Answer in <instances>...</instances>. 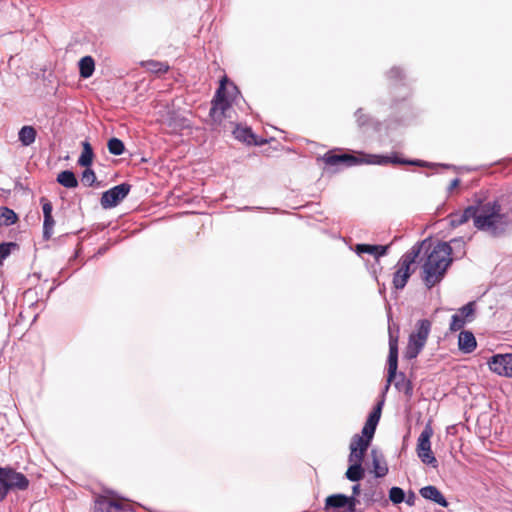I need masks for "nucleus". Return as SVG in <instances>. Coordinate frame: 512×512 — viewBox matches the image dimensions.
<instances>
[{
    "label": "nucleus",
    "mask_w": 512,
    "mask_h": 512,
    "mask_svg": "<svg viewBox=\"0 0 512 512\" xmlns=\"http://www.w3.org/2000/svg\"><path fill=\"white\" fill-rule=\"evenodd\" d=\"M108 150L111 154L119 156L123 154L125 146L124 143L118 138H111L107 144Z\"/></svg>",
    "instance_id": "nucleus-26"
},
{
    "label": "nucleus",
    "mask_w": 512,
    "mask_h": 512,
    "mask_svg": "<svg viewBox=\"0 0 512 512\" xmlns=\"http://www.w3.org/2000/svg\"><path fill=\"white\" fill-rule=\"evenodd\" d=\"M41 204H42V210H43V216L52 215L53 206L49 200L46 198H41Z\"/></svg>",
    "instance_id": "nucleus-36"
},
{
    "label": "nucleus",
    "mask_w": 512,
    "mask_h": 512,
    "mask_svg": "<svg viewBox=\"0 0 512 512\" xmlns=\"http://www.w3.org/2000/svg\"><path fill=\"white\" fill-rule=\"evenodd\" d=\"M488 365L494 373L512 378V353L494 355Z\"/></svg>",
    "instance_id": "nucleus-12"
},
{
    "label": "nucleus",
    "mask_w": 512,
    "mask_h": 512,
    "mask_svg": "<svg viewBox=\"0 0 512 512\" xmlns=\"http://www.w3.org/2000/svg\"><path fill=\"white\" fill-rule=\"evenodd\" d=\"M10 491L7 482L3 479V477L0 475V502L3 501Z\"/></svg>",
    "instance_id": "nucleus-37"
},
{
    "label": "nucleus",
    "mask_w": 512,
    "mask_h": 512,
    "mask_svg": "<svg viewBox=\"0 0 512 512\" xmlns=\"http://www.w3.org/2000/svg\"><path fill=\"white\" fill-rule=\"evenodd\" d=\"M57 182L65 188H76L78 186V180L70 170L60 172L57 176Z\"/></svg>",
    "instance_id": "nucleus-24"
},
{
    "label": "nucleus",
    "mask_w": 512,
    "mask_h": 512,
    "mask_svg": "<svg viewBox=\"0 0 512 512\" xmlns=\"http://www.w3.org/2000/svg\"><path fill=\"white\" fill-rule=\"evenodd\" d=\"M96 181V175L92 169L86 167L81 176V182L85 186H92Z\"/></svg>",
    "instance_id": "nucleus-31"
},
{
    "label": "nucleus",
    "mask_w": 512,
    "mask_h": 512,
    "mask_svg": "<svg viewBox=\"0 0 512 512\" xmlns=\"http://www.w3.org/2000/svg\"><path fill=\"white\" fill-rule=\"evenodd\" d=\"M349 448L350 454L348 456V462L350 465L345 473V476L349 481L357 482L364 477L365 471L362 467V460L366 452L354 447Z\"/></svg>",
    "instance_id": "nucleus-10"
},
{
    "label": "nucleus",
    "mask_w": 512,
    "mask_h": 512,
    "mask_svg": "<svg viewBox=\"0 0 512 512\" xmlns=\"http://www.w3.org/2000/svg\"><path fill=\"white\" fill-rule=\"evenodd\" d=\"M37 132L33 126H23L18 132V139L23 146H30L36 140Z\"/></svg>",
    "instance_id": "nucleus-22"
},
{
    "label": "nucleus",
    "mask_w": 512,
    "mask_h": 512,
    "mask_svg": "<svg viewBox=\"0 0 512 512\" xmlns=\"http://www.w3.org/2000/svg\"><path fill=\"white\" fill-rule=\"evenodd\" d=\"M452 248L447 242H438L423 263V281L428 288L439 283L446 274L450 264L453 262Z\"/></svg>",
    "instance_id": "nucleus-2"
},
{
    "label": "nucleus",
    "mask_w": 512,
    "mask_h": 512,
    "mask_svg": "<svg viewBox=\"0 0 512 512\" xmlns=\"http://www.w3.org/2000/svg\"><path fill=\"white\" fill-rule=\"evenodd\" d=\"M78 46H80V44H79V43H77V42H76V43H70V44L67 46V48H66V52H65V54H66V55H68V54H70L71 52H75V48H76V47H78Z\"/></svg>",
    "instance_id": "nucleus-42"
},
{
    "label": "nucleus",
    "mask_w": 512,
    "mask_h": 512,
    "mask_svg": "<svg viewBox=\"0 0 512 512\" xmlns=\"http://www.w3.org/2000/svg\"><path fill=\"white\" fill-rule=\"evenodd\" d=\"M137 64H149V65H152V64H163L162 62H159V61H156V60H142V61H139Z\"/></svg>",
    "instance_id": "nucleus-46"
},
{
    "label": "nucleus",
    "mask_w": 512,
    "mask_h": 512,
    "mask_svg": "<svg viewBox=\"0 0 512 512\" xmlns=\"http://www.w3.org/2000/svg\"><path fill=\"white\" fill-rule=\"evenodd\" d=\"M17 244L14 242H4L0 244V266L3 261L11 254L12 249H15Z\"/></svg>",
    "instance_id": "nucleus-30"
},
{
    "label": "nucleus",
    "mask_w": 512,
    "mask_h": 512,
    "mask_svg": "<svg viewBox=\"0 0 512 512\" xmlns=\"http://www.w3.org/2000/svg\"><path fill=\"white\" fill-rule=\"evenodd\" d=\"M373 469L377 478L384 477L388 473V467L385 464L381 465L376 456L373 457Z\"/></svg>",
    "instance_id": "nucleus-34"
},
{
    "label": "nucleus",
    "mask_w": 512,
    "mask_h": 512,
    "mask_svg": "<svg viewBox=\"0 0 512 512\" xmlns=\"http://www.w3.org/2000/svg\"><path fill=\"white\" fill-rule=\"evenodd\" d=\"M324 162L327 165L336 166L342 164L346 167H351L359 164H377L386 165L392 164H403V165H415V166H430L429 163L421 160H405L399 158L396 154L392 156H380V155H364L357 157L351 154H333L328 152L323 157Z\"/></svg>",
    "instance_id": "nucleus-3"
},
{
    "label": "nucleus",
    "mask_w": 512,
    "mask_h": 512,
    "mask_svg": "<svg viewBox=\"0 0 512 512\" xmlns=\"http://www.w3.org/2000/svg\"><path fill=\"white\" fill-rule=\"evenodd\" d=\"M431 331V322L427 319L419 320L416 324V330L410 334L408 345L405 350L406 359H414L424 348Z\"/></svg>",
    "instance_id": "nucleus-6"
},
{
    "label": "nucleus",
    "mask_w": 512,
    "mask_h": 512,
    "mask_svg": "<svg viewBox=\"0 0 512 512\" xmlns=\"http://www.w3.org/2000/svg\"><path fill=\"white\" fill-rule=\"evenodd\" d=\"M82 147L83 150L77 162L82 167H90L94 157L92 146L88 141H84Z\"/></svg>",
    "instance_id": "nucleus-23"
},
{
    "label": "nucleus",
    "mask_w": 512,
    "mask_h": 512,
    "mask_svg": "<svg viewBox=\"0 0 512 512\" xmlns=\"http://www.w3.org/2000/svg\"><path fill=\"white\" fill-rule=\"evenodd\" d=\"M0 475L3 477L5 482H7L10 490H26L29 486V480L27 477L23 473L17 472L12 468L0 467Z\"/></svg>",
    "instance_id": "nucleus-13"
},
{
    "label": "nucleus",
    "mask_w": 512,
    "mask_h": 512,
    "mask_svg": "<svg viewBox=\"0 0 512 512\" xmlns=\"http://www.w3.org/2000/svg\"><path fill=\"white\" fill-rule=\"evenodd\" d=\"M55 221L53 219L52 215L44 216V222H43V237L44 239L48 240L51 238L53 234Z\"/></svg>",
    "instance_id": "nucleus-28"
},
{
    "label": "nucleus",
    "mask_w": 512,
    "mask_h": 512,
    "mask_svg": "<svg viewBox=\"0 0 512 512\" xmlns=\"http://www.w3.org/2000/svg\"><path fill=\"white\" fill-rule=\"evenodd\" d=\"M233 134L237 140L246 144H257L255 135L249 127H241L237 125L233 130Z\"/></svg>",
    "instance_id": "nucleus-21"
},
{
    "label": "nucleus",
    "mask_w": 512,
    "mask_h": 512,
    "mask_svg": "<svg viewBox=\"0 0 512 512\" xmlns=\"http://www.w3.org/2000/svg\"><path fill=\"white\" fill-rule=\"evenodd\" d=\"M459 315L467 322H471L475 315V302H468L466 305L461 307L459 309Z\"/></svg>",
    "instance_id": "nucleus-27"
},
{
    "label": "nucleus",
    "mask_w": 512,
    "mask_h": 512,
    "mask_svg": "<svg viewBox=\"0 0 512 512\" xmlns=\"http://www.w3.org/2000/svg\"><path fill=\"white\" fill-rule=\"evenodd\" d=\"M131 185L121 183L102 193L100 204L104 209L116 207L129 194Z\"/></svg>",
    "instance_id": "nucleus-9"
},
{
    "label": "nucleus",
    "mask_w": 512,
    "mask_h": 512,
    "mask_svg": "<svg viewBox=\"0 0 512 512\" xmlns=\"http://www.w3.org/2000/svg\"><path fill=\"white\" fill-rule=\"evenodd\" d=\"M93 512H134L128 502L100 497L95 501Z\"/></svg>",
    "instance_id": "nucleus-11"
},
{
    "label": "nucleus",
    "mask_w": 512,
    "mask_h": 512,
    "mask_svg": "<svg viewBox=\"0 0 512 512\" xmlns=\"http://www.w3.org/2000/svg\"><path fill=\"white\" fill-rule=\"evenodd\" d=\"M447 243L450 244V247L452 248L451 257H453V260L460 259L466 254V242L462 237L453 238Z\"/></svg>",
    "instance_id": "nucleus-25"
},
{
    "label": "nucleus",
    "mask_w": 512,
    "mask_h": 512,
    "mask_svg": "<svg viewBox=\"0 0 512 512\" xmlns=\"http://www.w3.org/2000/svg\"><path fill=\"white\" fill-rule=\"evenodd\" d=\"M477 347L474 334L471 331L464 330L458 336V348L465 354L472 353Z\"/></svg>",
    "instance_id": "nucleus-16"
},
{
    "label": "nucleus",
    "mask_w": 512,
    "mask_h": 512,
    "mask_svg": "<svg viewBox=\"0 0 512 512\" xmlns=\"http://www.w3.org/2000/svg\"><path fill=\"white\" fill-rule=\"evenodd\" d=\"M404 90V96H407L409 94V90L407 87H403Z\"/></svg>",
    "instance_id": "nucleus-47"
},
{
    "label": "nucleus",
    "mask_w": 512,
    "mask_h": 512,
    "mask_svg": "<svg viewBox=\"0 0 512 512\" xmlns=\"http://www.w3.org/2000/svg\"><path fill=\"white\" fill-rule=\"evenodd\" d=\"M433 435V429L427 424L422 430L417 442V454L420 460L427 465L437 466V460L431 450L430 439Z\"/></svg>",
    "instance_id": "nucleus-7"
},
{
    "label": "nucleus",
    "mask_w": 512,
    "mask_h": 512,
    "mask_svg": "<svg viewBox=\"0 0 512 512\" xmlns=\"http://www.w3.org/2000/svg\"><path fill=\"white\" fill-rule=\"evenodd\" d=\"M474 212H475L474 205H470V206L466 207L461 212L451 213L448 216L449 223L452 227L455 228V227L465 224L470 219H472L474 221Z\"/></svg>",
    "instance_id": "nucleus-17"
},
{
    "label": "nucleus",
    "mask_w": 512,
    "mask_h": 512,
    "mask_svg": "<svg viewBox=\"0 0 512 512\" xmlns=\"http://www.w3.org/2000/svg\"><path fill=\"white\" fill-rule=\"evenodd\" d=\"M423 243H416L409 251H407L399 260L398 265L411 268L415 264L416 259L421 253Z\"/></svg>",
    "instance_id": "nucleus-20"
},
{
    "label": "nucleus",
    "mask_w": 512,
    "mask_h": 512,
    "mask_svg": "<svg viewBox=\"0 0 512 512\" xmlns=\"http://www.w3.org/2000/svg\"><path fill=\"white\" fill-rule=\"evenodd\" d=\"M168 70H169V66L165 65V66H159V69L153 70V72L156 74H164V73H167Z\"/></svg>",
    "instance_id": "nucleus-44"
},
{
    "label": "nucleus",
    "mask_w": 512,
    "mask_h": 512,
    "mask_svg": "<svg viewBox=\"0 0 512 512\" xmlns=\"http://www.w3.org/2000/svg\"><path fill=\"white\" fill-rule=\"evenodd\" d=\"M474 227L493 237L503 235L511 221L507 214L502 213V206L498 200L483 202L478 200L474 204Z\"/></svg>",
    "instance_id": "nucleus-1"
},
{
    "label": "nucleus",
    "mask_w": 512,
    "mask_h": 512,
    "mask_svg": "<svg viewBox=\"0 0 512 512\" xmlns=\"http://www.w3.org/2000/svg\"><path fill=\"white\" fill-rule=\"evenodd\" d=\"M397 270L393 274V286L397 290L403 289L411 274L414 272V269L409 267H404L402 265H398Z\"/></svg>",
    "instance_id": "nucleus-19"
},
{
    "label": "nucleus",
    "mask_w": 512,
    "mask_h": 512,
    "mask_svg": "<svg viewBox=\"0 0 512 512\" xmlns=\"http://www.w3.org/2000/svg\"><path fill=\"white\" fill-rule=\"evenodd\" d=\"M467 321L459 314H454L451 317L449 329L452 332H456L462 329Z\"/></svg>",
    "instance_id": "nucleus-32"
},
{
    "label": "nucleus",
    "mask_w": 512,
    "mask_h": 512,
    "mask_svg": "<svg viewBox=\"0 0 512 512\" xmlns=\"http://www.w3.org/2000/svg\"><path fill=\"white\" fill-rule=\"evenodd\" d=\"M459 183H460V179H459V178H455V179H453V180L450 182V184H449V186H448V188H447V189H448V192H449V193H450V192H452V191H453V190H454V189L459 185Z\"/></svg>",
    "instance_id": "nucleus-41"
},
{
    "label": "nucleus",
    "mask_w": 512,
    "mask_h": 512,
    "mask_svg": "<svg viewBox=\"0 0 512 512\" xmlns=\"http://www.w3.org/2000/svg\"><path fill=\"white\" fill-rule=\"evenodd\" d=\"M389 499L394 504H400L405 500V492L400 487H392L389 490Z\"/></svg>",
    "instance_id": "nucleus-29"
},
{
    "label": "nucleus",
    "mask_w": 512,
    "mask_h": 512,
    "mask_svg": "<svg viewBox=\"0 0 512 512\" xmlns=\"http://www.w3.org/2000/svg\"><path fill=\"white\" fill-rule=\"evenodd\" d=\"M390 245H370V244H357L355 246V252L358 255L364 253L373 255L376 259L387 254Z\"/></svg>",
    "instance_id": "nucleus-18"
},
{
    "label": "nucleus",
    "mask_w": 512,
    "mask_h": 512,
    "mask_svg": "<svg viewBox=\"0 0 512 512\" xmlns=\"http://www.w3.org/2000/svg\"><path fill=\"white\" fill-rule=\"evenodd\" d=\"M76 64H95L94 58L90 55H85L76 61Z\"/></svg>",
    "instance_id": "nucleus-39"
},
{
    "label": "nucleus",
    "mask_w": 512,
    "mask_h": 512,
    "mask_svg": "<svg viewBox=\"0 0 512 512\" xmlns=\"http://www.w3.org/2000/svg\"><path fill=\"white\" fill-rule=\"evenodd\" d=\"M358 500L354 496L345 494H333L325 499L324 510L326 512L338 511L344 509L343 512H356Z\"/></svg>",
    "instance_id": "nucleus-8"
},
{
    "label": "nucleus",
    "mask_w": 512,
    "mask_h": 512,
    "mask_svg": "<svg viewBox=\"0 0 512 512\" xmlns=\"http://www.w3.org/2000/svg\"><path fill=\"white\" fill-rule=\"evenodd\" d=\"M419 493L426 500H430L442 507L448 506V502H447L446 498L444 497V495L441 493V491L436 486L428 485V486L422 487L419 490Z\"/></svg>",
    "instance_id": "nucleus-15"
},
{
    "label": "nucleus",
    "mask_w": 512,
    "mask_h": 512,
    "mask_svg": "<svg viewBox=\"0 0 512 512\" xmlns=\"http://www.w3.org/2000/svg\"><path fill=\"white\" fill-rule=\"evenodd\" d=\"M80 75L82 78H89L93 75L95 66H79Z\"/></svg>",
    "instance_id": "nucleus-38"
},
{
    "label": "nucleus",
    "mask_w": 512,
    "mask_h": 512,
    "mask_svg": "<svg viewBox=\"0 0 512 512\" xmlns=\"http://www.w3.org/2000/svg\"><path fill=\"white\" fill-rule=\"evenodd\" d=\"M355 117H356V121L360 127L368 125V123L370 121V117L368 115L364 114L362 109H358L355 112Z\"/></svg>",
    "instance_id": "nucleus-35"
},
{
    "label": "nucleus",
    "mask_w": 512,
    "mask_h": 512,
    "mask_svg": "<svg viewBox=\"0 0 512 512\" xmlns=\"http://www.w3.org/2000/svg\"><path fill=\"white\" fill-rule=\"evenodd\" d=\"M360 494V485L359 484H355L353 485L352 487V496H354L356 498L357 495Z\"/></svg>",
    "instance_id": "nucleus-45"
},
{
    "label": "nucleus",
    "mask_w": 512,
    "mask_h": 512,
    "mask_svg": "<svg viewBox=\"0 0 512 512\" xmlns=\"http://www.w3.org/2000/svg\"><path fill=\"white\" fill-rule=\"evenodd\" d=\"M382 402L378 403L373 411L369 414L366 422L377 426L381 417Z\"/></svg>",
    "instance_id": "nucleus-33"
},
{
    "label": "nucleus",
    "mask_w": 512,
    "mask_h": 512,
    "mask_svg": "<svg viewBox=\"0 0 512 512\" xmlns=\"http://www.w3.org/2000/svg\"><path fill=\"white\" fill-rule=\"evenodd\" d=\"M388 375L386 389L389 388L390 383L395 380V388L403 392L406 396L412 395V384L406 379L404 373L397 374L398 368V336H394L391 330L389 331V354L387 359Z\"/></svg>",
    "instance_id": "nucleus-5"
},
{
    "label": "nucleus",
    "mask_w": 512,
    "mask_h": 512,
    "mask_svg": "<svg viewBox=\"0 0 512 512\" xmlns=\"http://www.w3.org/2000/svg\"><path fill=\"white\" fill-rule=\"evenodd\" d=\"M400 74H401V71L399 69V67H393L390 71H389V76L392 78V77H400Z\"/></svg>",
    "instance_id": "nucleus-43"
},
{
    "label": "nucleus",
    "mask_w": 512,
    "mask_h": 512,
    "mask_svg": "<svg viewBox=\"0 0 512 512\" xmlns=\"http://www.w3.org/2000/svg\"><path fill=\"white\" fill-rule=\"evenodd\" d=\"M416 498V494L413 491H409L407 497L405 496L404 501L406 502L407 505L413 506L415 505Z\"/></svg>",
    "instance_id": "nucleus-40"
},
{
    "label": "nucleus",
    "mask_w": 512,
    "mask_h": 512,
    "mask_svg": "<svg viewBox=\"0 0 512 512\" xmlns=\"http://www.w3.org/2000/svg\"><path fill=\"white\" fill-rule=\"evenodd\" d=\"M237 87L233 83H229L226 76L220 81V86L211 102L209 116L214 123L222 124L224 120H232V104L236 102L238 97Z\"/></svg>",
    "instance_id": "nucleus-4"
},
{
    "label": "nucleus",
    "mask_w": 512,
    "mask_h": 512,
    "mask_svg": "<svg viewBox=\"0 0 512 512\" xmlns=\"http://www.w3.org/2000/svg\"><path fill=\"white\" fill-rule=\"evenodd\" d=\"M376 427L377 426L366 422L364 427L362 428V435L355 434L352 437L350 447H354L356 449L366 452L374 436Z\"/></svg>",
    "instance_id": "nucleus-14"
}]
</instances>
